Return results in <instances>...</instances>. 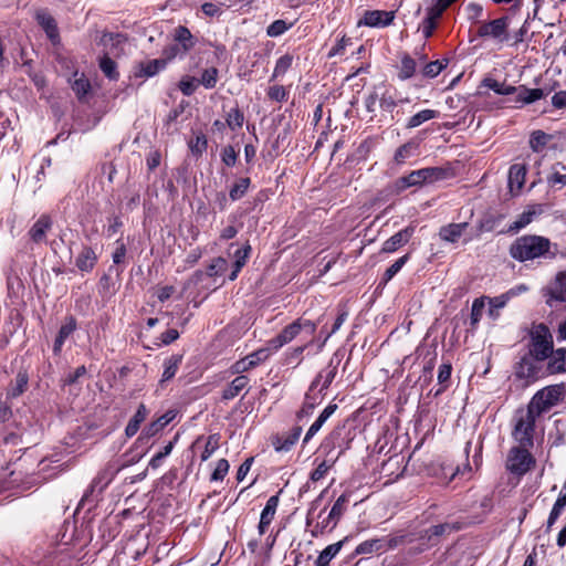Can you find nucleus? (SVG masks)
<instances>
[{
	"mask_svg": "<svg viewBox=\"0 0 566 566\" xmlns=\"http://www.w3.org/2000/svg\"><path fill=\"white\" fill-rule=\"evenodd\" d=\"M552 242L542 235H523L517 238L510 248V254L513 259L525 262L538 258H554L551 252Z\"/></svg>",
	"mask_w": 566,
	"mask_h": 566,
	"instance_id": "1",
	"label": "nucleus"
},
{
	"mask_svg": "<svg viewBox=\"0 0 566 566\" xmlns=\"http://www.w3.org/2000/svg\"><path fill=\"white\" fill-rule=\"evenodd\" d=\"M537 418L538 417L527 408L517 409L515 411L512 418L511 436L520 447H533Z\"/></svg>",
	"mask_w": 566,
	"mask_h": 566,
	"instance_id": "2",
	"label": "nucleus"
},
{
	"mask_svg": "<svg viewBox=\"0 0 566 566\" xmlns=\"http://www.w3.org/2000/svg\"><path fill=\"white\" fill-rule=\"evenodd\" d=\"M564 399V387L559 385L547 386L538 390L531 399L526 407L534 415L539 417L541 415L549 411L554 406L563 401Z\"/></svg>",
	"mask_w": 566,
	"mask_h": 566,
	"instance_id": "3",
	"label": "nucleus"
},
{
	"mask_svg": "<svg viewBox=\"0 0 566 566\" xmlns=\"http://www.w3.org/2000/svg\"><path fill=\"white\" fill-rule=\"evenodd\" d=\"M316 328L317 326L314 322L298 318L285 326L276 337L269 340V345L272 350L276 352L284 345L295 339L302 332L313 336L316 332Z\"/></svg>",
	"mask_w": 566,
	"mask_h": 566,
	"instance_id": "4",
	"label": "nucleus"
},
{
	"mask_svg": "<svg viewBox=\"0 0 566 566\" xmlns=\"http://www.w3.org/2000/svg\"><path fill=\"white\" fill-rule=\"evenodd\" d=\"M509 24L510 19L502 17L491 21H483L476 30V36L484 40L493 41L499 48L509 41Z\"/></svg>",
	"mask_w": 566,
	"mask_h": 566,
	"instance_id": "5",
	"label": "nucleus"
},
{
	"mask_svg": "<svg viewBox=\"0 0 566 566\" xmlns=\"http://www.w3.org/2000/svg\"><path fill=\"white\" fill-rule=\"evenodd\" d=\"M553 337L549 329L544 325H538L532 332V342L530 355L537 361L545 360L553 353Z\"/></svg>",
	"mask_w": 566,
	"mask_h": 566,
	"instance_id": "6",
	"label": "nucleus"
},
{
	"mask_svg": "<svg viewBox=\"0 0 566 566\" xmlns=\"http://www.w3.org/2000/svg\"><path fill=\"white\" fill-rule=\"evenodd\" d=\"M447 177V171L439 167H428L411 171L408 176L400 179L403 188L421 186L442 180Z\"/></svg>",
	"mask_w": 566,
	"mask_h": 566,
	"instance_id": "7",
	"label": "nucleus"
},
{
	"mask_svg": "<svg viewBox=\"0 0 566 566\" xmlns=\"http://www.w3.org/2000/svg\"><path fill=\"white\" fill-rule=\"evenodd\" d=\"M528 449L530 448H522L520 446L511 449L506 467L512 473L521 475L530 470L534 460Z\"/></svg>",
	"mask_w": 566,
	"mask_h": 566,
	"instance_id": "8",
	"label": "nucleus"
},
{
	"mask_svg": "<svg viewBox=\"0 0 566 566\" xmlns=\"http://www.w3.org/2000/svg\"><path fill=\"white\" fill-rule=\"evenodd\" d=\"M546 303L554 306L556 303L566 302V271H559L545 289Z\"/></svg>",
	"mask_w": 566,
	"mask_h": 566,
	"instance_id": "9",
	"label": "nucleus"
},
{
	"mask_svg": "<svg viewBox=\"0 0 566 566\" xmlns=\"http://www.w3.org/2000/svg\"><path fill=\"white\" fill-rule=\"evenodd\" d=\"M394 19V11L371 10L364 13V17L358 21V25L382 28L389 25Z\"/></svg>",
	"mask_w": 566,
	"mask_h": 566,
	"instance_id": "10",
	"label": "nucleus"
},
{
	"mask_svg": "<svg viewBox=\"0 0 566 566\" xmlns=\"http://www.w3.org/2000/svg\"><path fill=\"white\" fill-rule=\"evenodd\" d=\"M165 59L145 60L138 62L133 70V75L136 78L153 77L166 67Z\"/></svg>",
	"mask_w": 566,
	"mask_h": 566,
	"instance_id": "11",
	"label": "nucleus"
},
{
	"mask_svg": "<svg viewBox=\"0 0 566 566\" xmlns=\"http://www.w3.org/2000/svg\"><path fill=\"white\" fill-rule=\"evenodd\" d=\"M526 172L527 169L524 164H514L510 167L509 187L513 195H517L522 190L525 182Z\"/></svg>",
	"mask_w": 566,
	"mask_h": 566,
	"instance_id": "12",
	"label": "nucleus"
},
{
	"mask_svg": "<svg viewBox=\"0 0 566 566\" xmlns=\"http://www.w3.org/2000/svg\"><path fill=\"white\" fill-rule=\"evenodd\" d=\"M277 505H279V497L276 495L271 496L266 501V504L261 513L260 523L258 526L260 535H263L266 532L270 524L272 523L274 515L276 513Z\"/></svg>",
	"mask_w": 566,
	"mask_h": 566,
	"instance_id": "13",
	"label": "nucleus"
},
{
	"mask_svg": "<svg viewBox=\"0 0 566 566\" xmlns=\"http://www.w3.org/2000/svg\"><path fill=\"white\" fill-rule=\"evenodd\" d=\"M543 211L541 205H533L527 207L526 210H524L516 220L509 227V231L511 232H518L526 226H528L536 216L541 214Z\"/></svg>",
	"mask_w": 566,
	"mask_h": 566,
	"instance_id": "14",
	"label": "nucleus"
},
{
	"mask_svg": "<svg viewBox=\"0 0 566 566\" xmlns=\"http://www.w3.org/2000/svg\"><path fill=\"white\" fill-rule=\"evenodd\" d=\"M413 233L412 228H405L399 232L395 233L382 244V252L392 253L403 244H406Z\"/></svg>",
	"mask_w": 566,
	"mask_h": 566,
	"instance_id": "15",
	"label": "nucleus"
},
{
	"mask_svg": "<svg viewBox=\"0 0 566 566\" xmlns=\"http://www.w3.org/2000/svg\"><path fill=\"white\" fill-rule=\"evenodd\" d=\"M174 40L181 48L182 55H186L195 48L197 40L188 28L179 25L174 31Z\"/></svg>",
	"mask_w": 566,
	"mask_h": 566,
	"instance_id": "16",
	"label": "nucleus"
},
{
	"mask_svg": "<svg viewBox=\"0 0 566 566\" xmlns=\"http://www.w3.org/2000/svg\"><path fill=\"white\" fill-rule=\"evenodd\" d=\"M52 221L48 216H41L29 231L33 242L40 243L45 240L46 232L51 229Z\"/></svg>",
	"mask_w": 566,
	"mask_h": 566,
	"instance_id": "17",
	"label": "nucleus"
},
{
	"mask_svg": "<svg viewBox=\"0 0 566 566\" xmlns=\"http://www.w3.org/2000/svg\"><path fill=\"white\" fill-rule=\"evenodd\" d=\"M451 530L452 526L450 524H439L431 526L426 531L424 535L421 536L423 543L421 544V547H419V551H423L426 547L436 545L438 543V537L447 532H450Z\"/></svg>",
	"mask_w": 566,
	"mask_h": 566,
	"instance_id": "18",
	"label": "nucleus"
},
{
	"mask_svg": "<svg viewBox=\"0 0 566 566\" xmlns=\"http://www.w3.org/2000/svg\"><path fill=\"white\" fill-rule=\"evenodd\" d=\"M467 227V222L447 224L440 229L439 237L442 241L454 243L463 234Z\"/></svg>",
	"mask_w": 566,
	"mask_h": 566,
	"instance_id": "19",
	"label": "nucleus"
},
{
	"mask_svg": "<svg viewBox=\"0 0 566 566\" xmlns=\"http://www.w3.org/2000/svg\"><path fill=\"white\" fill-rule=\"evenodd\" d=\"M36 20L39 24L42 27V29L45 31L51 42L53 44H56L60 41V38L54 19L45 12H39L36 14Z\"/></svg>",
	"mask_w": 566,
	"mask_h": 566,
	"instance_id": "20",
	"label": "nucleus"
},
{
	"mask_svg": "<svg viewBox=\"0 0 566 566\" xmlns=\"http://www.w3.org/2000/svg\"><path fill=\"white\" fill-rule=\"evenodd\" d=\"M97 261L96 253L93 251V249L88 247H84L80 254L77 255L75 260L76 266L83 271L88 272L93 270L95 263Z\"/></svg>",
	"mask_w": 566,
	"mask_h": 566,
	"instance_id": "21",
	"label": "nucleus"
},
{
	"mask_svg": "<svg viewBox=\"0 0 566 566\" xmlns=\"http://www.w3.org/2000/svg\"><path fill=\"white\" fill-rule=\"evenodd\" d=\"M181 361H182L181 355H172V356L168 357L167 359H165L164 371H163V375H161V378L159 381L160 385H163L166 381H169L170 379H172L175 377L176 373L179 369Z\"/></svg>",
	"mask_w": 566,
	"mask_h": 566,
	"instance_id": "22",
	"label": "nucleus"
},
{
	"mask_svg": "<svg viewBox=\"0 0 566 566\" xmlns=\"http://www.w3.org/2000/svg\"><path fill=\"white\" fill-rule=\"evenodd\" d=\"M175 417H176V413L174 410L167 411L166 413L160 416L158 419L153 421L150 424H148L144 430V434L147 437H154L160 430H163L170 421H172Z\"/></svg>",
	"mask_w": 566,
	"mask_h": 566,
	"instance_id": "23",
	"label": "nucleus"
},
{
	"mask_svg": "<svg viewBox=\"0 0 566 566\" xmlns=\"http://www.w3.org/2000/svg\"><path fill=\"white\" fill-rule=\"evenodd\" d=\"M249 384V379L247 376H238L235 377L231 384L223 390L222 398L224 400H230L237 397L243 389L247 388Z\"/></svg>",
	"mask_w": 566,
	"mask_h": 566,
	"instance_id": "24",
	"label": "nucleus"
},
{
	"mask_svg": "<svg viewBox=\"0 0 566 566\" xmlns=\"http://www.w3.org/2000/svg\"><path fill=\"white\" fill-rule=\"evenodd\" d=\"M548 370L552 374L566 371V348L554 350L549 357Z\"/></svg>",
	"mask_w": 566,
	"mask_h": 566,
	"instance_id": "25",
	"label": "nucleus"
},
{
	"mask_svg": "<svg viewBox=\"0 0 566 566\" xmlns=\"http://www.w3.org/2000/svg\"><path fill=\"white\" fill-rule=\"evenodd\" d=\"M148 411L146 409L145 405H139L137 411L135 412L134 417L129 420L128 424L126 426L125 433L128 438L135 436L137 431L139 430V426L145 419L147 418Z\"/></svg>",
	"mask_w": 566,
	"mask_h": 566,
	"instance_id": "26",
	"label": "nucleus"
},
{
	"mask_svg": "<svg viewBox=\"0 0 566 566\" xmlns=\"http://www.w3.org/2000/svg\"><path fill=\"white\" fill-rule=\"evenodd\" d=\"M250 252H251V247L249 244H245L243 248H241L234 252V264H233L234 269L229 275L230 281H234L237 279L239 272L245 265V263L249 259Z\"/></svg>",
	"mask_w": 566,
	"mask_h": 566,
	"instance_id": "27",
	"label": "nucleus"
},
{
	"mask_svg": "<svg viewBox=\"0 0 566 566\" xmlns=\"http://www.w3.org/2000/svg\"><path fill=\"white\" fill-rule=\"evenodd\" d=\"M547 182L552 188H564L566 186V167L562 165L554 166L547 177Z\"/></svg>",
	"mask_w": 566,
	"mask_h": 566,
	"instance_id": "28",
	"label": "nucleus"
},
{
	"mask_svg": "<svg viewBox=\"0 0 566 566\" xmlns=\"http://www.w3.org/2000/svg\"><path fill=\"white\" fill-rule=\"evenodd\" d=\"M342 545L343 542H337L325 547L315 560V565L328 566L331 560L339 553Z\"/></svg>",
	"mask_w": 566,
	"mask_h": 566,
	"instance_id": "29",
	"label": "nucleus"
},
{
	"mask_svg": "<svg viewBox=\"0 0 566 566\" xmlns=\"http://www.w3.org/2000/svg\"><path fill=\"white\" fill-rule=\"evenodd\" d=\"M482 84L484 87L492 90L499 95H511L517 91L515 86L506 85L505 83L499 82L491 77L484 78Z\"/></svg>",
	"mask_w": 566,
	"mask_h": 566,
	"instance_id": "30",
	"label": "nucleus"
},
{
	"mask_svg": "<svg viewBox=\"0 0 566 566\" xmlns=\"http://www.w3.org/2000/svg\"><path fill=\"white\" fill-rule=\"evenodd\" d=\"M72 90L80 99H83L91 91V84L84 74L74 73V80L71 82Z\"/></svg>",
	"mask_w": 566,
	"mask_h": 566,
	"instance_id": "31",
	"label": "nucleus"
},
{
	"mask_svg": "<svg viewBox=\"0 0 566 566\" xmlns=\"http://www.w3.org/2000/svg\"><path fill=\"white\" fill-rule=\"evenodd\" d=\"M75 327H76L75 321L73 318H70L66 323H64L61 326L59 334L54 342V346H53L54 353H59L61 350L65 339L74 332Z\"/></svg>",
	"mask_w": 566,
	"mask_h": 566,
	"instance_id": "32",
	"label": "nucleus"
},
{
	"mask_svg": "<svg viewBox=\"0 0 566 566\" xmlns=\"http://www.w3.org/2000/svg\"><path fill=\"white\" fill-rule=\"evenodd\" d=\"M438 116L439 113L434 109H422L409 118L407 128H416L430 119L437 118Z\"/></svg>",
	"mask_w": 566,
	"mask_h": 566,
	"instance_id": "33",
	"label": "nucleus"
},
{
	"mask_svg": "<svg viewBox=\"0 0 566 566\" xmlns=\"http://www.w3.org/2000/svg\"><path fill=\"white\" fill-rule=\"evenodd\" d=\"M551 140V136L543 130H535L532 133L530 138V147L535 153L542 151L547 143Z\"/></svg>",
	"mask_w": 566,
	"mask_h": 566,
	"instance_id": "34",
	"label": "nucleus"
},
{
	"mask_svg": "<svg viewBox=\"0 0 566 566\" xmlns=\"http://www.w3.org/2000/svg\"><path fill=\"white\" fill-rule=\"evenodd\" d=\"M546 95L542 88H523L517 96V101L524 104L534 103Z\"/></svg>",
	"mask_w": 566,
	"mask_h": 566,
	"instance_id": "35",
	"label": "nucleus"
},
{
	"mask_svg": "<svg viewBox=\"0 0 566 566\" xmlns=\"http://www.w3.org/2000/svg\"><path fill=\"white\" fill-rule=\"evenodd\" d=\"M417 148H418V145L413 142H408V143L403 144L395 153V156H394L395 163L398 165L405 163L406 159H408L409 157H411L415 154Z\"/></svg>",
	"mask_w": 566,
	"mask_h": 566,
	"instance_id": "36",
	"label": "nucleus"
},
{
	"mask_svg": "<svg viewBox=\"0 0 566 566\" xmlns=\"http://www.w3.org/2000/svg\"><path fill=\"white\" fill-rule=\"evenodd\" d=\"M99 69L109 80L115 81L118 78L117 65L109 56L104 55L101 57Z\"/></svg>",
	"mask_w": 566,
	"mask_h": 566,
	"instance_id": "37",
	"label": "nucleus"
},
{
	"mask_svg": "<svg viewBox=\"0 0 566 566\" xmlns=\"http://www.w3.org/2000/svg\"><path fill=\"white\" fill-rule=\"evenodd\" d=\"M336 370L335 368H329L327 370L321 371L314 381L312 382V387H317L321 385V390L327 389L335 378Z\"/></svg>",
	"mask_w": 566,
	"mask_h": 566,
	"instance_id": "38",
	"label": "nucleus"
},
{
	"mask_svg": "<svg viewBox=\"0 0 566 566\" xmlns=\"http://www.w3.org/2000/svg\"><path fill=\"white\" fill-rule=\"evenodd\" d=\"M416 72V62L408 55H405L401 59V65L398 72V76L400 80L410 78Z\"/></svg>",
	"mask_w": 566,
	"mask_h": 566,
	"instance_id": "39",
	"label": "nucleus"
},
{
	"mask_svg": "<svg viewBox=\"0 0 566 566\" xmlns=\"http://www.w3.org/2000/svg\"><path fill=\"white\" fill-rule=\"evenodd\" d=\"M511 298L509 297L507 293H503L499 296H495V297H492L489 300V304H490V310H489V314L492 318H496L497 317V311L503 308L507 302L510 301Z\"/></svg>",
	"mask_w": 566,
	"mask_h": 566,
	"instance_id": "40",
	"label": "nucleus"
},
{
	"mask_svg": "<svg viewBox=\"0 0 566 566\" xmlns=\"http://www.w3.org/2000/svg\"><path fill=\"white\" fill-rule=\"evenodd\" d=\"M219 71L216 67H208L201 73L199 83L206 88H213L218 82Z\"/></svg>",
	"mask_w": 566,
	"mask_h": 566,
	"instance_id": "41",
	"label": "nucleus"
},
{
	"mask_svg": "<svg viewBox=\"0 0 566 566\" xmlns=\"http://www.w3.org/2000/svg\"><path fill=\"white\" fill-rule=\"evenodd\" d=\"M250 186V179L249 178H241L239 179L233 187L230 189V198L235 201L242 198L245 192L248 191V188Z\"/></svg>",
	"mask_w": 566,
	"mask_h": 566,
	"instance_id": "42",
	"label": "nucleus"
},
{
	"mask_svg": "<svg viewBox=\"0 0 566 566\" xmlns=\"http://www.w3.org/2000/svg\"><path fill=\"white\" fill-rule=\"evenodd\" d=\"M408 254L406 255H402L401 258H399L398 260H396L385 272L384 274V277H382V282L384 284L388 283L400 270L401 268L406 264V262L408 261Z\"/></svg>",
	"mask_w": 566,
	"mask_h": 566,
	"instance_id": "43",
	"label": "nucleus"
},
{
	"mask_svg": "<svg viewBox=\"0 0 566 566\" xmlns=\"http://www.w3.org/2000/svg\"><path fill=\"white\" fill-rule=\"evenodd\" d=\"M220 437L211 434L208 437L205 449L201 453V460L207 461L219 448Z\"/></svg>",
	"mask_w": 566,
	"mask_h": 566,
	"instance_id": "44",
	"label": "nucleus"
},
{
	"mask_svg": "<svg viewBox=\"0 0 566 566\" xmlns=\"http://www.w3.org/2000/svg\"><path fill=\"white\" fill-rule=\"evenodd\" d=\"M293 56L290 54H285L281 56L275 64L274 71H273V77H279L284 75L287 70L292 66Z\"/></svg>",
	"mask_w": 566,
	"mask_h": 566,
	"instance_id": "45",
	"label": "nucleus"
},
{
	"mask_svg": "<svg viewBox=\"0 0 566 566\" xmlns=\"http://www.w3.org/2000/svg\"><path fill=\"white\" fill-rule=\"evenodd\" d=\"M189 148L196 156H200L207 149V138L202 134H198L189 142Z\"/></svg>",
	"mask_w": 566,
	"mask_h": 566,
	"instance_id": "46",
	"label": "nucleus"
},
{
	"mask_svg": "<svg viewBox=\"0 0 566 566\" xmlns=\"http://www.w3.org/2000/svg\"><path fill=\"white\" fill-rule=\"evenodd\" d=\"M465 11L468 20L480 25L482 22L481 17L483 14V7L479 3L471 2L465 7Z\"/></svg>",
	"mask_w": 566,
	"mask_h": 566,
	"instance_id": "47",
	"label": "nucleus"
},
{
	"mask_svg": "<svg viewBox=\"0 0 566 566\" xmlns=\"http://www.w3.org/2000/svg\"><path fill=\"white\" fill-rule=\"evenodd\" d=\"M348 502V496L346 494H342L336 502L334 503L332 510L329 511V520L335 518L338 521L343 513L345 512L346 504Z\"/></svg>",
	"mask_w": 566,
	"mask_h": 566,
	"instance_id": "48",
	"label": "nucleus"
},
{
	"mask_svg": "<svg viewBox=\"0 0 566 566\" xmlns=\"http://www.w3.org/2000/svg\"><path fill=\"white\" fill-rule=\"evenodd\" d=\"M290 27L291 24H287L284 20H275L268 27L266 34L271 38H276L287 31Z\"/></svg>",
	"mask_w": 566,
	"mask_h": 566,
	"instance_id": "49",
	"label": "nucleus"
},
{
	"mask_svg": "<svg viewBox=\"0 0 566 566\" xmlns=\"http://www.w3.org/2000/svg\"><path fill=\"white\" fill-rule=\"evenodd\" d=\"M199 84V81L195 77L185 76L179 82V88L184 95L189 96L196 91Z\"/></svg>",
	"mask_w": 566,
	"mask_h": 566,
	"instance_id": "50",
	"label": "nucleus"
},
{
	"mask_svg": "<svg viewBox=\"0 0 566 566\" xmlns=\"http://www.w3.org/2000/svg\"><path fill=\"white\" fill-rule=\"evenodd\" d=\"M229 462L226 459H220L211 474L212 481H222L229 471Z\"/></svg>",
	"mask_w": 566,
	"mask_h": 566,
	"instance_id": "51",
	"label": "nucleus"
},
{
	"mask_svg": "<svg viewBox=\"0 0 566 566\" xmlns=\"http://www.w3.org/2000/svg\"><path fill=\"white\" fill-rule=\"evenodd\" d=\"M227 124L231 129H237L243 124V114L238 109H230L227 115Z\"/></svg>",
	"mask_w": 566,
	"mask_h": 566,
	"instance_id": "52",
	"label": "nucleus"
},
{
	"mask_svg": "<svg viewBox=\"0 0 566 566\" xmlns=\"http://www.w3.org/2000/svg\"><path fill=\"white\" fill-rule=\"evenodd\" d=\"M27 384H28L27 376L19 374L15 379V385L9 389L8 396L18 397L19 395H21L24 391Z\"/></svg>",
	"mask_w": 566,
	"mask_h": 566,
	"instance_id": "53",
	"label": "nucleus"
},
{
	"mask_svg": "<svg viewBox=\"0 0 566 566\" xmlns=\"http://www.w3.org/2000/svg\"><path fill=\"white\" fill-rule=\"evenodd\" d=\"M272 352H273L272 348L268 344L266 348H261L259 350H255L254 353L248 355L247 358L249 360H254V367H255L260 363L266 360Z\"/></svg>",
	"mask_w": 566,
	"mask_h": 566,
	"instance_id": "54",
	"label": "nucleus"
},
{
	"mask_svg": "<svg viewBox=\"0 0 566 566\" xmlns=\"http://www.w3.org/2000/svg\"><path fill=\"white\" fill-rule=\"evenodd\" d=\"M485 303L484 298H476L472 304V311H471V322L472 324H476L483 314Z\"/></svg>",
	"mask_w": 566,
	"mask_h": 566,
	"instance_id": "55",
	"label": "nucleus"
},
{
	"mask_svg": "<svg viewBox=\"0 0 566 566\" xmlns=\"http://www.w3.org/2000/svg\"><path fill=\"white\" fill-rule=\"evenodd\" d=\"M382 547H384L382 541L373 539V541L361 543L358 546L357 552L358 553H371V552L380 551Z\"/></svg>",
	"mask_w": 566,
	"mask_h": 566,
	"instance_id": "56",
	"label": "nucleus"
},
{
	"mask_svg": "<svg viewBox=\"0 0 566 566\" xmlns=\"http://www.w3.org/2000/svg\"><path fill=\"white\" fill-rule=\"evenodd\" d=\"M447 8L448 6L444 3V0H436L434 4L428 9L427 15L431 20H438Z\"/></svg>",
	"mask_w": 566,
	"mask_h": 566,
	"instance_id": "57",
	"label": "nucleus"
},
{
	"mask_svg": "<svg viewBox=\"0 0 566 566\" xmlns=\"http://www.w3.org/2000/svg\"><path fill=\"white\" fill-rule=\"evenodd\" d=\"M521 377L535 378L533 361L531 358H524L521 363L520 370L517 371Z\"/></svg>",
	"mask_w": 566,
	"mask_h": 566,
	"instance_id": "58",
	"label": "nucleus"
},
{
	"mask_svg": "<svg viewBox=\"0 0 566 566\" xmlns=\"http://www.w3.org/2000/svg\"><path fill=\"white\" fill-rule=\"evenodd\" d=\"M221 159L224 165L232 167L237 163V151L232 146H226L222 149Z\"/></svg>",
	"mask_w": 566,
	"mask_h": 566,
	"instance_id": "59",
	"label": "nucleus"
},
{
	"mask_svg": "<svg viewBox=\"0 0 566 566\" xmlns=\"http://www.w3.org/2000/svg\"><path fill=\"white\" fill-rule=\"evenodd\" d=\"M227 260L223 258H217L213 260L212 264L209 266L208 273L209 275H220L226 271Z\"/></svg>",
	"mask_w": 566,
	"mask_h": 566,
	"instance_id": "60",
	"label": "nucleus"
},
{
	"mask_svg": "<svg viewBox=\"0 0 566 566\" xmlns=\"http://www.w3.org/2000/svg\"><path fill=\"white\" fill-rule=\"evenodd\" d=\"M444 64L440 61L428 63L423 69V74L429 77H436L443 70Z\"/></svg>",
	"mask_w": 566,
	"mask_h": 566,
	"instance_id": "61",
	"label": "nucleus"
},
{
	"mask_svg": "<svg viewBox=\"0 0 566 566\" xmlns=\"http://www.w3.org/2000/svg\"><path fill=\"white\" fill-rule=\"evenodd\" d=\"M312 344V340H310L307 344L305 345H302V346H297V347H294L292 348L289 353H287V361L291 364L293 361H296V364H298L302 359V354L304 353V350L307 348V346Z\"/></svg>",
	"mask_w": 566,
	"mask_h": 566,
	"instance_id": "62",
	"label": "nucleus"
},
{
	"mask_svg": "<svg viewBox=\"0 0 566 566\" xmlns=\"http://www.w3.org/2000/svg\"><path fill=\"white\" fill-rule=\"evenodd\" d=\"M253 367H254V360H249L245 356L244 358H242L233 364L232 371L235 374H241V373H244Z\"/></svg>",
	"mask_w": 566,
	"mask_h": 566,
	"instance_id": "63",
	"label": "nucleus"
},
{
	"mask_svg": "<svg viewBox=\"0 0 566 566\" xmlns=\"http://www.w3.org/2000/svg\"><path fill=\"white\" fill-rule=\"evenodd\" d=\"M331 464H328L326 461L321 462L317 468L312 472L311 480L316 482L322 480L327 471L329 470Z\"/></svg>",
	"mask_w": 566,
	"mask_h": 566,
	"instance_id": "64",
	"label": "nucleus"
}]
</instances>
